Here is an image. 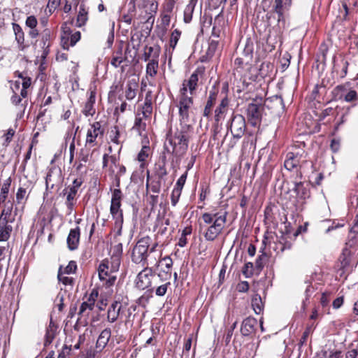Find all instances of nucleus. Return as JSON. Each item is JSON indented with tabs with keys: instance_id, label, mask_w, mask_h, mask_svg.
I'll list each match as a JSON object with an SVG mask.
<instances>
[{
	"instance_id": "f257e3e1",
	"label": "nucleus",
	"mask_w": 358,
	"mask_h": 358,
	"mask_svg": "<svg viewBox=\"0 0 358 358\" xmlns=\"http://www.w3.org/2000/svg\"><path fill=\"white\" fill-rule=\"evenodd\" d=\"M227 215L226 212L223 214L219 213L202 214L201 218L208 227L200 224V229L206 227L203 236L206 241H213L222 233L227 222Z\"/></svg>"
},
{
	"instance_id": "f03ea898",
	"label": "nucleus",
	"mask_w": 358,
	"mask_h": 358,
	"mask_svg": "<svg viewBox=\"0 0 358 358\" xmlns=\"http://www.w3.org/2000/svg\"><path fill=\"white\" fill-rule=\"evenodd\" d=\"M120 260L117 257H111L110 259H103L99 266V278L103 284L107 287L113 285L116 280L113 275L120 268Z\"/></svg>"
},
{
	"instance_id": "7ed1b4c3",
	"label": "nucleus",
	"mask_w": 358,
	"mask_h": 358,
	"mask_svg": "<svg viewBox=\"0 0 358 358\" xmlns=\"http://www.w3.org/2000/svg\"><path fill=\"white\" fill-rule=\"evenodd\" d=\"M189 134L185 128L176 130L173 134H167L166 141L172 146V153L177 156H182L188 148Z\"/></svg>"
},
{
	"instance_id": "20e7f679",
	"label": "nucleus",
	"mask_w": 358,
	"mask_h": 358,
	"mask_svg": "<svg viewBox=\"0 0 358 358\" xmlns=\"http://www.w3.org/2000/svg\"><path fill=\"white\" fill-rule=\"evenodd\" d=\"M151 242L152 238L148 236L142 237L136 242L131 255V261L134 263L141 264L143 266L149 265L148 257Z\"/></svg>"
},
{
	"instance_id": "39448f33",
	"label": "nucleus",
	"mask_w": 358,
	"mask_h": 358,
	"mask_svg": "<svg viewBox=\"0 0 358 358\" xmlns=\"http://www.w3.org/2000/svg\"><path fill=\"white\" fill-rule=\"evenodd\" d=\"M245 130L246 123L245 117L241 114L233 113L227 124V132H231L234 140L233 143H231V148H233L236 142L243 137ZM227 136V134L225 136Z\"/></svg>"
},
{
	"instance_id": "423d86ee",
	"label": "nucleus",
	"mask_w": 358,
	"mask_h": 358,
	"mask_svg": "<svg viewBox=\"0 0 358 358\" xmlns=\"http://www.w3.org/2000/svg\"><path fill=\"white\" fill-rule=\"evenodd\" d=\"M82 178H77L73 180L72 184L68 185L62 190V194L66 196L65 205L68 209V213L71 214L78 198V190L83 183Z\"/></svg>"
},
{
	"instance_id": "0eeeda50",
	"label": "nucleus",
	"mask_w": 358,
	"mask_h": 358,
	"mask_svg": "<svg viewBox=\"0 0 358 358\" xmlns=\"http://www.w3.org/2000/svg\"><path fill=\"white\" fill-rule=\"evenodd\" d=\"M143 269L141 271L135 280V286L137 289L145 290L148 289V291L152 293L155 289L152 287V283L155 282V273L152 268L148 266H143Z\"/></svg>"
},
{
	"instance_id": "6e6552de",
	"label": "nucleus",
	"mask_w": 358,
	"mask_h": 358,
	"mask_svg": "<svg viewBox=\"0 0 358 358\" xmlns=\"http://www.w3.org/2000/svg\"><path fill=\"white\" fill-rule=\"evenodd\" d=\"M185 91L183 90V92ZM178 99L177 107L178 108L180 122L186 123L189 120V115L193 108V97L189 96L188 94H185V92H183V94H178Z\"/></svg>"
},
{
	"instance_id": "1a4fd4ad",
	"label": "nucleus",
	"mask_w": 358,
	"mask_h": 358,
	"mask_svg": "<svg viewBox=\"0 0 358 358\" xmlns=\"http://www.w3.org/2000/svg\"><path fill=\"white\" fill-rule=\"evenodd\" d=\"M122 193L120 188H115L113 191L111 204L110 208V214L113 219L122 222V211L120 209Z\"/></svg>"
},
{
	"instance_id": "9d476101",
	"label": "nucleus",
	"mask_w": 358,
	"mask_h": 358,
	"mask_svg": "<svg viewBox=\"0 0 358 358\" xmlns=\"http://www.w3.org/2000/svg\"><path fill=\"white\" fill-rule=\"evenodd\" d=\"M63 182L62 172L59 167L50 168L45 178L46 191L52 189L55 187H59Z\"/></svg>"
},
{
	"instance_id": "9b49d317",
	"label": "nucleus",
	"mask_w": 358,
	"mask_h": 358,
	"mask_svg": "<svg viewBox=\"0 0 358 358\" xmlns=\"http://www.w3.org/2000/svg\"><path fill=\"white\" fill-rule=\"evenodd\" d=\"M103 135V129L101 128V123L99 122H95L90 125V128L87 130L85 147L90 148L94 147L97 145L96 139L101 138Z\"/></svg>"
},
{
	"instance_id": "f8f14e48",
	"label": "nucleus",
	"mask_w": 358,
	"mask_h": 358,
	"mask_svg": "<svg viewBox=\"0 0 358 358\" xmlns=\"http://www.w3.org/2000/svg\"><path fill=\"white\" fill-rule=\"evenodd\" d=\"M152 114L146 116L144 115V110H139L135 116L134 124L132 129L136 131L139 136H143L146 131L147 122L151 118Z\"/></svg>"
},
{
	"instance_id": "ddd939ff",
	"label": "nucleus",
	"mask_w": 358,
	"mask_h": 358,
	"mask_svg": "<svg viewBox=\"0 0 358 358\" xmlns=\"http://www.w3.org/2000/svg\"><path fill=\"white\" fill-rule=\"evenodd\" d=\"M199 81L198 70H196L190 76L188 80H185L182 82V87L180 89L179 94H183V90L185 91V94H189V96H192L196 92Z\"/></svg>"
},
{
	"instance_id": "4468645a",
	"label": "nucleus",
	"mask_w": 358,
	"mask_h": 358,
	"mask_svg": "<svg viewBox=\"0 0 358 358\" xmlns=\"http://www.w3.org/2000/svg\"><path fill=\"white\" fill-rule=\"evenodd\" d=\"M263 107L257 103H249L247 108V116L249 122L255 127L261 120Z\"/></svg>"
},
{
	"instance_id": "2eb2a0df",
	"label": "nucleus",
	"mask_w": 358,
	"mask_h": 358,
	"mask_svg": "<svg viewBox=\"0 0 358 358\" xmlns=\"http://www.w3.org/2000/svg\"><path fill=\"white\" fill-rule=\"evenodd\" d=\"M97 297L98 291L93 289L87 301L81 303L78 315L82 317H87L90 315V311L93 310Z\"/></svg>"
},
{
	"instance_id": "dca6fc26",
	"label": "nucleus",
	"mask_w": 358,
	"mask_h": 358,
	"mask_svg": "<svg viewBox=\"0 0 358 358\" xmlns=\"http://www.w3.org/2000/svg\"><path fill=\"white\" fill-rule=\"evenodd\" d=\"M80 229L78 227L71 229L67 237L66 243L70 250H75L78 248L80 241Z\"/></svg>"
},
{
	"instance_id": "f3484780",
	"label": "nucleus",
	"mask_w": 358,
	"mask_h": 358,
	"mask_svg": "<svg viewBox=\"0 0 358 358\" xmlns=\"http://www.w3.org/2000/svg\"><path fill=\"white\" fill-rule=\"evenodd\" d=\"M257 320L252 317L245 318L241 324V332L243 336H248L255 331Z\"/></svg>"
},
{
	"instance_id": "a211bd4d",
	"label": "nucleus",
	"mask_w": 358,
	"mask_h": 358,
	"mask_svg": "<svg viewBox=\"0 0 358 358\" xmlns=\"http://www.w3.org/2000/svg\"><path fill=\"white\" fill-rule=\"evenodd\" d=\"M155 261L156 262L155 265L157 266H159V264L164 266V268H162L161 272L164 273L165 280H169L171 277V268L173 266L172 259L169 256H166L159 261H157V258H155Z\"/></svg>"
},
{
	"instance_id": "6ab92c4d",
	"label": "nucleus",
	"mask_w": 358,
	"mask_h": 358,
	"mask_svg": "<svg viewBox=\"0 0 358 358\" xmlns=\"http://www.w3.org/2000/svg\"><path fill=\"white\" fill-rule=\"evenodd\" d=\"M290 5L291 0H275L274 10L278 15V22L284 20V13Z\"/></svg>"
},
{
	"instance_id": "aec40b11",
	"label": "nucleus",
	"mask_w": 358,
	"mask_h": 358,
	"mask_svg": "<svg viewBox=\"0 0 358 358\" xmlns=\"http://www.w3.org/2000/svg\"><path fill=\"white\" fill-rule=\"evenodd\" d=\"M9 222L12 220L0 217V241H6L10 236L13 227L8 224Z\"/></svg>"
},
{
	"instance_id": "412c9836",
	"label": "nucleus",
	"mask_w": 358,
	"mask_h": 358,
	"mask_svg": "<svg viewBox=\"0 0 358 358\" xmlns=\"http://www.w3.org/2000/svg\"><path fill=\"white\" fill-rule=\"evenodd\" d=\"M138 88V80L133 78L128 80L125 90V97L127 100H133L136 96V91Z\"/></svg>"
},
{
	"instance_id": "4be33fe9",
	"label": "nucleus",
	"mask_w": 358,
	"mask_h": 358,
	"mask_svg": "<svg viewBox=\"0 0 358 358\" xmlns=\"http://www.w3.org/2000/svg\"><path fill=\"white\" fill-rule=\"evenodd\" d=\"M122 306V303L116 301L110 304L107 313V319L109 322L113 323L117 320Z\"/></svg>"
},
{
	"instance_id": "5701e85b",
	"label": "nucleus",
	"mask_w": 358,
	"mask_h": 358,
	"mask_svg": "<svg viewBox=\"0 0 358 358\" xmlns=\"http://www.w3.org/2000/svg\"><path fill=\"white\" fill-rule=\"evenodd\" d=\"M300 163V156L298 154L288 152L284 162L285 168L288 171L296 169Z\"/></svg>"
},
{
	"instance_id": "b1692460",
	"label": "nucleus",
	"mask_w": 358,
	"mask_h": 358,
	"mask_svg": "<svg viewBox=\"0 0 358 358\" xmlns=\"http://www.w3.org/2000/svg\"><path fill=\"white\" fill-rule=\"evenodd\" d=\"M111 336V330L109 328H106L103 329L101 334H99L96 344V349L98 351H101L107 345L109 341V339Z\"/></svg>"
},
{
	"instance_id": "393cba45",
	"label": "nucleus",
	"mask_w": 358,
	"mask_h": 358,
	"mask_svg": "<svg viewBox=\"0 0 358 358\" xmlns=\"http://www.w3.org/2000/svg\"><path fill=\"white\" fill-rule=\"evenodd\" d=\"M160 54V47L156 46H146L145 48L144 53L143 54V59L145 62L150 61V59H159Z\"/></svg>"
},
{
	"instance_id": "a878e982",
	"label": "nucleus",
	"mask_w": 358,
	"mask_h": 358,
	"mask_svg": "<svg viewBox=\"0 0 358 358\" xmlns=\"http://www.w3.org/2000/svg\"><path fill=\"white\" fill-rule=\"evenodd\" d=\"M57 334V326L53 322L52 320L51 319L48 327L46 328L44 345L45 346L50 345L54 340Z\"/></svg>"
},
{
	"instance_id": "bb28decb",
	"label": "nucleus",
	"mask_w": 358,
	"mask_h": 358,
	"mask_svg": "<svg viewBox=\"0 0 358 358\" xmlns=\"http://www.w3.org/2000/svg\"><path fill=\"white\" fill-rule=\"evenodd\" d=\"M181 36V31L178 29H175L171 35L169 40V46L166 48L165 55H167L169 54L170 58L171 57V55L173 51L174 50Z\"/></svg>"
},
{
	"instance_id": "cd10ccee",
	"label": "nucleus",
	"mask_w": 358,
	"mask_h": 358,
	"mask_svg": "<svg viewBox=\"0 0 358 358\" xmlns=\"http://www.w3.org/2000/svg\"><path fill=\"white\" fill-rule=\"evenodd\" d=\"M150 0H126L125 8L131 13H136V8H145Z\"/></svg>"
},
{
	"instance_id": "c85d7f7f",
	"label": "nucleus",
	"mask_w": 358,
	"mask_h": 358,
	"mask_svg": "<svg viewBox=\"0 0 358 358\" xmlns=\"http://www.w3.org/2000/svg\"><path fill=\"white\" fill-rule=\"evenodd\" d=\"M217 92L210 91L203 110V116L208 118L212 114V108L215 103Z\"/></svg>"
},
{
	"instance_id": "c756f323",
	"label": "nucleus",
	"mask_w": 358,
	"mask_h": 358,
	"mask_svg": "<svg viewBox=\"0 0 358 358\" xmlns=\"http://www.w3.org/2000/svg\"><path fill=\"white\" fill-rule=\"evenodd\" d=\"M229 99L227 96L223 98L215 110V120L219 122L222 118L224 113H226L227 106L229 105Z\"/></svg>"
},
{
	"instance_id": "7c9ffc66",
	"label": "nucleus",
	"mask_w": 358,
	"mask_h": 358,
	"mask_svg": "<svg viewBox=\"0 0 358 358\" xmlns=\"http://www.w3.org/2000/svg\"><path fill=\"white\" fill-rule=\"evenodd\" d=\"M150 155V148L143 145L137 155V160L141 162L140 168L144 169L147 165V159Z\"/></svg>"
},
{
	"instance_id": "2f4dec72",
	"label": "nucleus",
	"mask_w": 358,
	"mask_h": 358,
	"mask_svg": "<svg viewBox=\"0 0 358 358\" xmlns=\"http://www.w3.org/2000/svg\"><path fill=\"white\" fill-rule=\"evenodd\" d=\"M80 39V31H76L75 33L72 34L70 36V38H65L64 37H62V46L64 49L68 50L69 46H73L76 45V43Z\"/></svg>"
},
{
	"instance_id": "473e14b6",
	"label": "nucleus",
	"mask_w": 358,
	"mask_h": 358,
	"mask_svg": "<svg viewBox=\"0 0 358 358\" xmlns=\"http://www.w3.org/2000/svg\"><path fill=\"white\" fill-rule=\"evenodd\" d=\"M73 350H74L73 348V338L72 336H69L66 338L65 343L57 358H66L71 355Z\"/></svg>"
},
{
	"instance_id": "72a5a7b5",
	"label": "nucleus",
	"mask_w": 358,
	"mask_h": 358,
	"mask_svg": "<svg viewBox=\"0 0 358 358\" xmlns=\"http://www.w3.org/2000/svg\"><path fill=\"white\" fill-rule=\"evenodd\" d=\"M0 208H1L0 217L9 220L13 208V202L11 200H8V201L0 203Z\"/></svg>"
},
{
	"instance_id": "f704fd0d",
	"label": "nucleus",
	"mask_w": 358,
	"mask_h": 358,
	"mask_svg": "<svg viewBox=\"0 0 358 358\" xmlns=\"http://www.w3.org/2000/svg\"><path fill=\"white\" fill-rule=\"evenodd\" d=\"M126 57L122 55V47L120 46L113 53L110 64L115 68H117L125 59Z\"/></svg>"
},
{
	"instance_id": "c9c22d12",
	"label": "nucleus",
	"mask_w": 358,
	"mask_h": 358,
	"mask_svg": "<svg viewBox=\"0 0 358 358\" xmlns=\"http://www.w3.org/2000/svg\"><path fill=\"white\" fill-rule=\"evenodd\" d=\"M197 0H189L184 10V21L185 23L191 22L192 14L196 4Z\"/></svg>"
},
{
	"instance_id": "e433bc0d",
	"label": "nucleus",
	"mask_w": 358,
	"mask_h": 358,
	"mask_svg": "<svg viewBox=\"0 0 358 358\" xmlns=\"http://www.w3.org/2000/svg\"><path fill=\"white\" fill-rule=\"evenodd\" d=\"M140 110H144V115L146 116L149 114L152 113V92L148 91L143 105L142 106Z\"/></svg>"
},
{
	"instance_id": "4c0bfd02",
	"label": "nucleus",
	"mask_w": 358,
	"mask_h": 358,
	"mask_svg": "<svg viewBox=\"0 0 358 358\" xmlns=\"http://www.w3.org/2000/svg\"><path fill=\"white\" fill-rule=\"evenodd\" d=\"M10 185V178H8L3 182L0 192V203H3L5 201H8V200H10V199H8V192Z\"/></svg>"
},
{
	"instance_id": "58836bf2",
	"label": "nucleus",
	"mask_w": 358,
	"mask_h": 358,
	"mask_svg": "<svg viewBox=\"0 0 358 358\" xmlns=\"http://www.w3.org/2000/svg\"><path fill=\"white\" fill-rule=\"evenodd\" d=\"M293 190L300 199H306L308 196V191L302 182H294Z\"/></svg>"
},
{
	"instance_id": "ea45409f",
	"label": "nucleus",
	"mask_w": 358,
	"mask_h": 358,
	"mask_svg": "<svg viewBox=\"0 0 358 358\" xmlns=\"http://www.w3.org/2000/svg\"><path fill=\"white\" fill-rule=\"evenodd\" d=\"M13 29L15 36V41L22 47L24 42V33L20 24L17 23H13Z\"/></svg>"
},
{
	"instance_id": "a19ab883",
	"label": "nucleus",
	"mask_w": 358,
	"mask_h": 358,
	"mask_svg": "<svg viewBox=\"0 0 358 358\" xmlns=\"http://www.w3.org/2000/svg\"><path fill=\"white\" fill-rule=\"evenodd\" d=\"M251 304L256 314L259 315L262 312L264 305L259 294H256L252 296Z\"/></svg>"
},
{
	"instance_id": "79ce46f5",
	"label": "nucleus",
	"mask_w": 358,
	"mask_h": 358,
	"mask_svg": "<svg viewBox=\"0 0 358 358\" xmlns=\"http://www.w3.org/2000/svg\"><path fill=\"white\" fill-rule=\"evenodd\" d=\"M52 38V31L48 28H45L41 34V44L45 48L50 46V41Z\"/></svg>"
},
{
	"instance_id": "37998d69",
	"label": "nucleus",
	"mask_w": 358,
	"mask_h": 358,
	"mask_svg": "<svg viewBox=\"0 0 358 358\" xmlns=\"http://www.w3.org/2000/svg\"><path fill=\"white\" fill-rule=\"evenodd\" d=\"M159 59H150L146 66V73L150 77H155L157 73Z\"/></svg>"
},
{
	"instance_id": "c03bdc74",
	"label": "nucleus",
	"mask_w": 358,
	"mask_h": 358,
	"mask_svg": "<svg viewBox=\"0 0 358 358\" xmlns=\"http://www.w3.org/2000/svg\"><path fill=\"white\" fill-rule=\"evenodd\" d=\"M87 20V11L85 8V6L81 4L79 7V12L77 16L76 24L77 27H82L85 24Z\"/></svg>"
},
{
	"instance_id": "a18cd8bd",
	"label": "nucleus",
	"mask_w": 358,
	"mask_h": 358,
	"mask_svg": "<svg viewBox=\"0 0 358 358\" xmlns=\"http://www.w3.org/2000/svg\"><path fill=\"white\" fill-rule=\"evenodd\" d=\"M61 270L62 274L64 275L75 273L77 270V264L75 261H70L66 266H60L58 271Z\"/></svg>"
},
{
	"instance_id": "49530a36",
	"label": "nucleus",
	"mask_w": 358,
	"mask_h": 358,
	"mask_svg": "<svg viewBox=\"0 0 358 358\" xmlns=\"http://www.w3.org/2000/svg\"><path fill=\"white\" fill-rule=\"evenodd\" d=\"M9 248L8 246L4 247V246H0V262L2 263V264L6 265V270H8V266H9V261L10 257L8 259H6L7 254L9 253Z\"/></svg>"
},
{
	"instance_id": "de8ad7c7",
	"label": "nucleus",
	"mask_w": 358,
	"mask_h": 358,
	"mask_svg": "<svg viewBox=\"0 0 358 358\" xmlns=\"http://www.w3.org/2000/svg\"><path fill=\"white\" fill-rule=\"evenodd\" d=\"M57 279L59 282H62L65 286L73 287L74 284V279L71 277H68L66 276V275L62 274V270L58 271Z\"/></svg>"
},
{
	"instance_id": "09e8293b",
	"label": "nucleus",
	"mask_w": 358,
	"mask_h": 358,
	"mask_svg": "<svg viewBox=\"0 0 358 358\" xmlns=\"http://www.w3.org/2000/svg\"><path fill=\"white\" fill-rule=\"evenodd\" d=\"M171 285V282L169 281L165 282L163 285L157 286L155 289V294L157 296H164L168 289V287Z\"/></svg>"
},
{
	"instance_id": "8fccbe9b",
	"label": "nucleus",
	"mask_w": 358,
	"mask_h": 358,
	"mask_svg": "<svg viewBox=\"0 0 358 358\" xmlns=\"http://www.w3.org/2000/svg\"><path fill=\"white\" fill-rule=\"evenodd\" d=\"M254 270V264L252 262H248L243 266L242 272L246 278H250L253 275Z\"/></svg>"
},
{
	"instance_id": "3c124183",
	"label": "nucleus",
	"mask_w": 358,
	"mask_h": 358,
	"mask_svg": "<svg viewBox=\"0 0 358 358\" xmlns=\"http://www.w3.org/2000/svg\"><path fill=\"white\" fill-rule=\"evenodd\" d=\"M344 100L346 102H352L358 99V92L356 90H349L343 96Z\"/></svg>"
},
{
	"instance_id": "603ef678",
	"label": "nucleus",
	"mask_w": 358,
	"mask_h": 358,
	"mask_svg": "<svg viewBox=\"0 0 358 358\" xmlns=\"http://www.w3.org/2000/svg\"><path fill=\"white\" fill-rule=\"evenodd\" d=\"M349 63L347 60L344 59H341V69L339 71L337 76H338L340 78H343L346 76L348 73V67Z\"/></svg>"
},
{
	"instance_id": "864d4df0",
	"label": "nucleus",
	"mask_w": 358,
	"mask_h": 358,
	"mask_svg": "<svg viewBox=\"0 0 358 358\" xmlns=\"http://www.w3.org/2000/svg\"><path fill=\"white\" fill-rule=\"evenodd\" d=\"M117 169L118 170H117V173H115V169H113L112 166H110L109 169H108L110 174L112 176H119V177H121L125 174L126 167L123 164H120Z\"/></svg>"
},
{
	"instance_id": "5fc2aeb1",
	"label": "nucleus",
	"mask_w": 358,
	"mask_h": 358,
	"mask_svg": "<svg viewBox=\"0 0 358 358\" xmlns=\"http://www.w3.org/2000/svg\"><path fill=\"white\" fill-rule=\"evenodd\" d=\"M266 254L259 255L255 261L254 268L257 272H260L264 268V260L266 259Z\"/></svg>"
},
{
	"instance_id": "6e6d98bb",
	"label": "nucleus",
	"mask_w": 358,
	"mask_h": 358,
	"mask_svg": "<svg viewBox=\"0 0 358 358\" xmlns=\"http://www.w3.org/2000/svg\"><path fill=\"white\" fill-rule=\"evenodd\" d=\"M182 190L173 188L171 195V200L172 206H175L178 203L179 199L181 195Z\"/></svg>"
},
{
	"instance_id": "4d7b16f0",
	"label": "nucleus",
	"mask_w": 358,
	"mask_h": 358,
	"mask_svg": "<svg viewBox=\"0 0 358 358\" xmlns=\"http://www.w3.org/2000/svg\"><path fill=\"white\" fill-rule=\"evenodd\" d=\"M187 176V171H186L177 180L174 187L175 189L182 190L185 183Z\"/></svg>"
},
{
	"instance_id": "13d9d810",
	"label": "nucleus",
	"mask_w": 358,
	"mask_h": 358,
	"mask_svg": "<svg viewBox=\"0 0 358 358\" xmlns=\"http://www.w3.org/2000/svg\"><path fill=\"white\" fill-rule=\"evenodd\" d=\"M220 21H221L220 16L218 15L215 19L214 25H213V29H212V36L214 37H216V38H218L220 36V34L221 32L220 27H218L216 26V24L217 23L219 24Z\"/></svg>"
},
{
	"instance_id": "bf43d9fd",
	"label": "nucleus",
	"mask_w": 358,
	"mask_h": 358,
	"mask_svg": "<svg viewBox=\"0 0 358 358\" xmlns=\"http://www.w3.org/2000/svg\"><path fill=\"white\" fill-rule=\"evenodd\" d=\"M25 24L29 29L36 28L38 24L37 19L34 15H29L27 17Z\"/></svg>"
},
{
	"instance_id": "052dcab7",
	"label": "nucleus",
	"mask_w": 358,
	"mask_h": 358,
	"mask_svg": "<svg viewBox=\"0 0 358 358\" xmlns=\"http://www.w3.org/2000/svg\"><path fill=\"white\" fill-rule=\"evenodd\" d=\"M83 113L85 116H92L95 113L94 105L86 102Z\"/></svg>"
},
{
	"instance_id": "680f3d73",
	"label": "nucleus",
	"mask_w": 358,
	"mask_h": 358,
	"mask_svg": "<svg viewBox=\"0 0 358 358\" xmlns=\"http://www.w3.org/2000/svg\"><path fill=\"white\" fill-rule=\"evenodd\" d=\"M146 186H147V187H150L151 191L152 192H154V193H156V194L159 193L160 189H161V182H160V180L152 181V182H151V183L150 185L147 182Z\"/></svg>"
},
{
	"instance_id": "e2e57ef3",
	"label": "nucleus",
	"mask_w": 358,
	"mask_h": 358,
	"mask_svg": "<svg viewBox=\"0 0 358 358\" xmlns=\"http://www.w3.org/2000/svg\"><path fill=\"white\" fill-rule=\"evenodd\" d=\"M90 157V151L87 149H81L79 155L78 159L80 162L86 163L89 161Z\"/></svg>"
},
{
	"instance_id": "0e129e2a",
	"label": "nucleus",
	"mask_w": 358,
	"mask_h": 358,
	"mask_svg": "<svg viewBox=\"0 0 358 358\" xmlns=\"http://www.w3.org/2000/svg\"><path fill=\"white\" fill-rule=\"evenodd\" d=\"M156 173L159 180H162L167 175V171L165 166V164L159 165V167L157 169Z\"/></svg>"
},
{
	"instance_id": "69168bd1",
	"label": "nucleus",
	"mask_w": 358,
	"mask_h": 358,
	"mask_svg": "<svg viewBox=\"0 0 358 358\" xmlns=\"http://www.w3.org/2000/svg\"><path fill=\"white\" fill-rule=\"evenodd\" d=\"M27 190L25 188L20 187L17 189L16 194V201L18 203H21L22 201L25 198Z\"/></svg>"
},
{
	"instance_id": "338daca9",
	"label": "nucleus",
	"mask_w": 358,
	"mask_h": 358,
	"mask_svg": "<svg viewBox=\"0 0 358 358\" xmlns=\"http://www.w3.org/2000/svg\"><path fill=\"white\" fill-rule=\"evenodd\" d=\"M60 0H48L47 8L50 13H52L59 6Z\"/></svg>"
},
{
	"instance_id": "774afa93",
	"label": "nucleus",
	"mask_w": 358,
	"mask_h": 358,
	"mask_svg": "<svg viewBox=\"0 0 358 358\" xmlns=\"http://www.w3.org/2000/svg\"><path fill=\"white\" fill-rule=\"evenodd\" d=\"M122 254V244L118 243L113 248V254L111 257H117L121 261V255Z\"/></svg>"
}]
</instances>
